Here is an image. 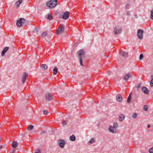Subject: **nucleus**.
Wrapping results in <instances>:
<instances>
[{"label":"nucleus","mask_w":153,"mask_h":153,"mask_svg":"<svg viewBox=\"0 0 153 153\" xmlns=\"http://www.w3.org/2000/svg\"><path fill=\"white\" fill-rule=\"evenodd\" d=\"M41 68L43 70H45L48 68V66L45 64H42L40 65Z\"/></svg>","instance_id":"dca6fc26"},{"label":"nucleus","mask_w":153,"mask_h":153,"mask_svg":"<svg viewBox=\"0 0 153 153\" xmlns=\"http://www.w3.org/2000/svg\"><path fill=\"white\" fill-rule=\"evenodd\" d=\"M85 52L83 49H81L78 51V57L79 60L80 65L81 66H84L82 64V59L85 57Z\"/></svg>","instance_id":"f257e3e1"},{"label":"nucleus","mask_w":153,"mask_h":153,"mask_svg":"<svg viewBox=\"0 0 153 153\" xmlns=\"http://www.w3.org/2000/svg\"><path fill=\"white\" fill-rule=\"evenodd\" d=\"M148 109V107L146 105H144V110L145 111H147Z\"/></svg>","instance_id":"7c9ffc66"},{"label":"nucleus","mask_w":153,"mask_h":153,"mask_svg":"<svg viewBox=\"0 0 153 153\" xmlns=\"http://www.w3.org/2000/svg\"><path fill=\"white\" fill-rule=\"evenodd\" d=\"M47 34L46 32H44L41 34V37L42 38L45 37Z\"/></svg>","instance_id":"a878e982"},{"label":"nucleus","mask_w":153,"mask_h":153,"mask_svg":"<svg viewBox=\"0 0 153 153\" xmlns=\"http://www.w3.org/2000/svg\"><path fill=\"white\" fill-rule=\"evenodd\" d=\"M150 127V126L149 125H147V128H149Z\"/></svg>","instance_id":"49530a36"},{"label":"nucleus","mask_w":153,"mask_h":153,"mask_svg":"<svg viewBox=\"0 0 153 153\" xmlns=\"http://www.w3.org/2000/svg\"><path fill=\"white\" fill-rule=\"evenodd\" d=\"M33 128V126L32 125H30L27 127V129L29 130H32Z\"/></svg>","instance_id":"393cba45"},{"label":"nucleus","mask_w":153,"mask_h":153,"mask_svg":"<svg viewBox=\"0 0 153 153\" xmlns=\"http://www.w3.org/2000/svg\"><path fill=\"white\" fill-rule=\"evenodd\" d=\"M37 28H36V29L35 30H34V31H33V32H37Z\"/></svg>","instance_id":"37998d69"},{"label":"nucleus","mask_w":153,"mask_h":153,"mask_svg":"<svg viewBox=\"0 0 153 153\" xmlns=\"http://www.w3.org/2000/svg\"><path fill=\"white\" fill-rule=\"evenodd\" d=\"M151 18L153 20V10L151 11Z\"/></svg>","instance_id":"f704fd0d"},{"label":"nucleus","mask_w":153,"mask_h":153,"mask_svg":"<svg viewBox=\"0 0 153 153\" xmlns=\"http://www.w3.org/2000/svg\"><path fill=\"white\" fill-rule=\"evenodd\" d=\"M69 17V13L68 11H66L64 13L63 15H60V17L62 18L63 19L66 20L68 19Z\"/></svg>","instance_id":"0eeeda50"},{"label":"nucleus","mask_w":153,"mask_h":153,"mask_svg":"<svg viewBox=\"0 0 153 153\" xmlns=\"http://www.w3.org/2000/svg\"><path fill=\"white\" fill-rule=\"evenodd\" d=\"M22 0H19L16 2V5L17 7H19V5L22 2Z\"/></svg>","instance_id":"aec40b11"},{"label":"nucleus","mask_w":153,"mask_h":153,"mask_svg":"<svg viewBox=\"0 0 153 153\" xmlns=\"http://www.w3.org/2000/svg\"><path fill=\"white\" fill-rule=\"evenodd\" d=\"M143 57V54H141L140 56V58L139 59L140 60H142Z\"/></svg>","instance_id":"e433bc0d"},{"label":"nucleus","mask_w":153,"mask_h":153,"mask_svg":"<svg viewBox=\"0 0 153 153\" xmlns=\"http://www.w3.org/2000/svg\"><path fill=\"white\" fill-rule=\"evenodd\" d=\"M47 111L46 110H45L43 111V114L45 115L46 114H47Z\"/></svg>","instance_id":"58836bf2"},{"label":"nucleus","mask_w":153,"mask_h":153,"mask_svg":"<svg viewBox=\"0 0 153 153\" xmlns=\"http://www.w3.org/2000/svg\"><path fill=\"white\" fill-rule=\"evenodd\" d=\"M94 141L95 139L94 138H92L89 142V143L90 144L94 142Z\"/></svg>","instance_id":"c85d7f7f"},{"label":"nucleus","mask_w":153,"mask_h":153,"mask_svg":"<svg viewBox=\"0 0 153 153\" xmlns=\"http://www.w3.org/2000/svg\"><path fill=\"white\" fill-rule=\"evenodd\" d=\"M58 68L56 67H55L53 70V74L54 75L56 74L58 72Z\"/></svg>","instance_id":"6ab92c4d"},{"label":"nucleus","mask_w":153,"mask_h":153,"mask_svg":"<svg viewBox=\"0 0 153 153\" xmlns=\"http://www.w3.org/2000/svg\"><path fill=\"white\" fill-rule=\"evenodd\" d=\"M18 145V143L16 142H13L12 144V147L13 148H16Z\"/></svg>","instance_id":"a211bd4d"},{"label":"nucleus","mask_w":153,"mask_h":153,"mask_svg":"<svg viewBox=\"0 0 153 153\" xmlns=\"http://www.w3.org/2000/svg\"><path fill=\"white\" fill-rule=\"evenodd\" d=\"M49 20H51L52 19V16L50 14H48L46 17Z\"/></svg>","instance_id":"5701e85b"},{"label":"nucleus","mask_w":153,"mask_h":153,"mask_svg":"<svg viewBox=\"0 0 153 153\" xmlns=\"http://www.w3.org/2000/svg\"><path fill=\"white\" fill-rule=\"evenodd\" d=\"M130 13L129 12H127V15L128 16H129L130 15Z\"/></svg>","instance_id":"ea45409f"},{"label":"nucleus","mask_w":153,"mask_h":153,"mask_svg":"<svg viewBox=\"0 0 153 153\" xmlns=\"http://www.w3.org/2000/svg\"><path fill=\"white\" fill-rule=\"evenodd\" d=\"M25 19L23 18H20L16 22V25L19 27H21L22 25V24L25 23Z\"/></svg>","instance_id":"7ed1b4c3"},{"label":"nucleus","mask_w":153,"mask_h":153,"mask_svg":"<svg viewBox=\"0 0 153 153\" xmlns=\"http://www.w3.org/2000/svg\"><path fill=\"white\" fill-rule=\"evenodd\" d=\"M113 128V127H112L111 126H110L109 128V131L112 133L114 132V130L112 129Z\"/></svg>","instance_id":"cd10ccee"},{"label":"nucleus","mask_w":153,"mask_h":153,"mask_svg":"<svg viewBox=\"0 0 153 153\" xmlns=\"http://www.w3.org/2000/svg\"><path fill=\"white\" fill-rule=\"evenodd\" d=\"M9 48L8 47H6L4 48L1 52V55L2 56H3L4 55L5 53L8 50Z\"/></svg>","instance_id":"ddd939ff"},{"label":"nucleus","mask_w":153,"mask_h":153,"mask_svg":"<svg viewBox=\"0 0 153 153\" xmlns=\"http://www.w3.org/2000/svg\"><path fill=\"white\" fill-rule=\"evenodd\" d=\"M1 27V26H0V28Z\"/></svg>","instance_id":"09e8293b"},{"label":"nucleus","mask_w":153,"mask_h":153,"mask_svg":"<svg viewBox=\"0 0 153 153\" xmlns=\"http://www.w3.org/2000/svg\"><path fill=\"white\" fill-rule=\"evenodd\" d=\"M28 74L26 72H25L23 76V77L22 78V83H24L26 80V79L28 76Z\"/></svg>","instance_id":"9b49d317"},{"label":"nucleus","mask_w":153,"mask_h":153,"mask_svg":"<svg viewBox=\"0 0 153 153\" xmlns=\"http://www.w3.org/2000/svg\"><path fill=\"white\" fill-rule=\"evenodd\" d=\"M130 6V4L129 3H127L126 4V9H128L129 8V7Z\"/></svg>","instance_id":"2f4dec72"},{"label":"nucleus","mask_w":153,"mask_h":153,"mask_svg":"<svg viewBox=\"0 0 153 153\" xmlns=\"http://www.w3.org/2000/svg\"><path fill=\"white\" fill-rule=\"evenodd\" d=\"M113 127L114 128H116L118 127V125L117 123H114L113 124Z\"/></svg>","instance_id":"bb28decb"},{"label":"nucleus","mask_w":153,"mask_h":153,"mask_svg":"<svg viewBox=\"0 0 153 153\" xmlns=\"http://www.w3.org/2000/svg\"><path fill=\"white\" fill-rule=\"evenodd\" d=\"M57 4V0H51L47 2V5L48 7L52 8L55 7Z\"/></svg>","instance_id":"f03ea898"},{"label":"nucleus","mask_w":153,"mask_h":153,"mask_svg":"<svg viewBox=\"0 0 153 153\" xmlns=\"http://www.w3.org/2000/svg\"><path fill=\"white\" fill-rule=\"evenodd\" d=\"M134 17H135V18H138L137 14H135L134 15Z\"/></svg>","instance_id":"c03bdc74"},{"label":"nucleus","mask_w":153,"mask_h":153,"mask_svg":"<svg viewBox=\"0 0 153 153\" xmlns=\"http://www.w3.org/2000/svg\"><path fill=\"white\" fill-rule=\"evenodd\" d=\"M131 94H132L131 93L130 94L129 96L128 97L127 100V102L128 103H130V102H131Z\"/></svg>","instance_id":"4be33fe9"},{"label":"nucleus","mask_w":153,"mask_h":153,"mask_svg":"<svg viewBox=\"0 0 153 153\" xmlns=\"http://www.w3.org/2000/svg\"><path fill=\"white\" fill-rule=\"evenodd\" d=\"M137 116V114L136 113H134L132 115V117L134 118H136Z\"/></svg>","instance_id":"c756f323"},{"label":"nucleus","mask_w":153,"mask_h":153,"mask_svg":"<svg viewBox=\"0 0 153 153\" xmlns=\"http://www.w3.org/2000/svg\"><path fill=\"white\" fill-rule=\"evenodd\" d=\"M65 143V141L64 140L60 139L58 141V145L61 148H63Z\"/></svg>","instance_id":"39448f33"},{"label":"nucleus","mask_w":153,"mask_h":153,"mask_svg":"<svg viewBox=\"0 0 153 153\" xmlns=\"http://www.w3.org/2000/svg\"><path fill=\"white\" fill-rule=\"evenodd\" d=\"M15 152V149H13L12 150V151L11 152V153H14Z\"/></svg>","instance_id":"a19ab883"},{"label":"nucleus","mask_w":153,"mask_h":153,"mask_svg":"<svg viewBox=\"0 0 153 153\" xmlns=\"http://www.w3.org/2000/svg\"><path fill=\"white\" fill-rule=\"evenodd\" d=\"M152 79L150 81V86L152 87L153 86V76L152 75L151 76Z\"/></svg>","instance_id":"b1692460"},{"label":"nucleus","mask_w":153,"mask_h":153,"mask_svg":"<svg viewBox=\"0 0 153 153\" xmlns=\"http://www.w3.org/2000/svg\"><path fill=\"white\" fill-rule=\"evenodd\" d=\"M114 33L115 34L117 35L120 33L122 31V28L121 27L116 26L114 28Z\"/></svg>","instance_id":"20e7f679"},{"label":"nucleus","mask_w":153,"mask_h":153,"mask_svg":"<svg viewBox=\"0 0 153 153\" xmlns=\"http://www.w3.org/2000/svg\"><path fill=\"white\" fill-rule=\"evenodd\" d=\"M125 119V115L123 114H121L119 116V120L120 121H123Z\"/></svg>","instance_id":"4468645a"},{"label":"nucleus","mask_w":153,"mask_h":153,"mask_svg":"<svg viewBox=\"0 0 153 153\" xmlns=\"http://www.w3.org/2000/svg\"><path fill=\"white\" fill-rule=\"evenodd\" d=\"M52 95L50 92H47L45 94V100L46 101H51L53 99Z\"/></svg>","instance_id":"6e6552de"},{"label":"nucleus","mask_w":153,"mask_h":153,"mask_svg":"<svg viewBox=\"0 0 153 153\" xmlns=\"http://www.w3.org/2000/svg\"><path fill=\"white\" fill-rule=\"evenodd\" d=\"M143 31L141 29H139L137 32V36L138 38L140 39H142L143 38Z\"/></svg>","instance_id":"423d86ee"},{"label":"nucleus","mask_w":153,"mask_h":153,"mask_svg":"<svg viewBox=\"0 0 153 153\" xmlns=\"http://www.w3.org/2000/svg\"><path fill=\"white\" fill-rule=\"evenodd\" d=\"M116 99L119 102H121L122 100V96L120 94H117L116 97Z\"/></svg>","instance_id":"2eb2a0df"},{"label":"nucleus","mask_w":153,"mask_h":153,"mask_svg":"<svg viewBox=\"0 0 153 153\" xmlns=\"http://www.w3.org/2000/svg\"><path fill=\"white\" fill-rule=\"evenodd\" d=\"M142 91L146 94H148L149 93V91L147 88L145 87H143L141 88Z\"/></svg>","instance_id":"f8f14e48"},{"label":"nucleus","mask_w":153,"mask_h":153,"mask_svg":"<svg viewBox=\"0 0 153 153\" xmlns=\"http://www.w3.org/2000/svg\"><path fill=\"white\" fill-rule=\"evenodd\" d=\"M2 146H1V145H0V149H1L2 148Z\"/></svg>","instance_id":"de8ad7c7"},{"label":"nucleus","mask_w":153,"mask_h":153,"mask_svg":"<svg viewBox=\"0 0 153 153\" xmlns=\"http://www.w3.org/2000/svg\"><path fill=\"white\" fill-rule=\"evenodd\" d=\"M111 74V71H108V74Z\"/></svg>","instance_id":"a18cd8bd"},{"label":"nucleus","mask_w":153,"mask_h":153,"mask_svg":"<svg viewBox=\"0 0 153 153\" xmlns=\"http://www.w3.org/2000/svg\"><path fill=\"white\" fill-rule=\"evenodd\" d=\"M150 153H153V147L151 148L149 150Z\"/></svg>","instance_id":"72a5a7b5"},{"label":"nucleus","mask_w":153,"mask_h":153,"mask_svg":"<svg viewBox=\"0 0 153 153\" xmlns=\"http://www.w3.org/2000/svg\"><path fill=\"white\" fill-rule=\"evenodd\" d=\"M69 140L71 141H74L75 140L76 137L74 134H73L70 137Z\"/></svg>","instance_id":"f3484780"},{"label":"nucleus","mask_w":153,"mask_h":153,"mask_svg":"<svg viewBox=\"0 0 153 153\" xmlns=\"http://www.w3.org/2000/svg\"><path fill=\"white\" fill-rule=\"evenodd\" d=\"M66 123H67V122L66 121H63L62 123V125H66Z\"/></svg>","instance_id":"4c0bfd02"},{"label":"nucleus","mask_w":153,"mask_h":153,"mask_svg":"<svg viewBox=\"0 0 153 153\" xmlns=\"http://www.w3.org/2000/svg\"><path fill=\"white\" fill-rule=\"evenodd\" d=\"M65 28V25H62L60 27H59L58 29L57 33L58 34H61L64 31Z\"/></svg>","instance_id":"1a4fd4ad"},{"label":"nucleus","mask_w":153,"mask_h":153,"mask_svg":"<svg viewBox=\"0 0 153 153\" xmlns=\"http://www.w3.org/2000/svg\"><path fill=\"white\" fill-rule=\"evenodd\" d=\"M35 153H41L40 150L39 149L36 150Z\"/></svg>","instance_id":"473e14b6"},{"label":"nucleus","mask_w":153,"mask_h":153,"mask_svg":"<svg viewBox=\"0 0 153 153\" xmlns=\"http://www.w3.org/2000/svg\"><path fill=\"white\" fill-rule=\"evenodd\" d=\"M141 83L138 84L137 85V88L138 89H139V88H140V87H141Z\"/></svg>","instance_id":"c9c22d12"},{"label":"nucleus","mask_w":153,"mask_h":153,"mask_svg":"<svg viewBox=\"0 0 153 153\" xmlns=\"http://www.w3.org/2000/svg\"><path fill=\"white\" fill-rule=\"evenodd\" d=\"M76 43H75V44L74 45V46L73 47V48H75L76 47Z\"/></svg>","instance_id":"79ce46f5"},{"label":"nucleus","mask_w":153,"mask_h":153,"mask_svg":"<svg viewBox=\"0 0 153 153\" xmlns=\"http://www.w3.org/2000/svg\"><path fill=\"white\" fill-rule=\"evenodd\" d=\"M132 76L131 74L130 73H128L127 74L125 75L123 77L124 80L127 81L128 80L130 77Z\"/></svg>","instance_id":"9d476101"},{"label":"nucleus","mask_w":153,"mask_h":153,"mask_svg":"<svg viewBox=\"0 0 153 153\" xmlns=\"http://www.w3.org/2000/svg\"><path fill=\"white\" fill-rule=\"evenodd\" d=\"M121 55L123 57H126L127 55V53L124 51H122L121 52Z\"/></svg>","instance_id":"412c9836"}]
</instances>
